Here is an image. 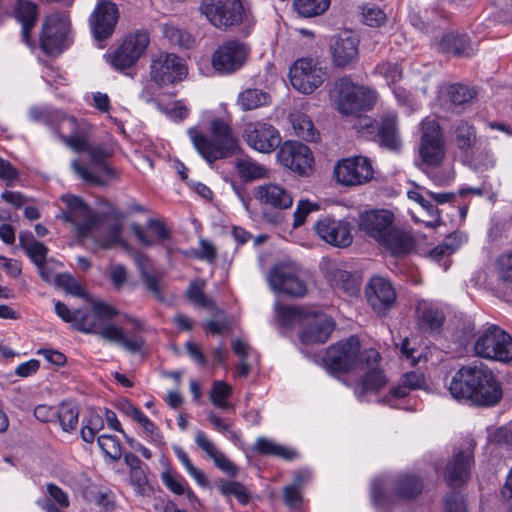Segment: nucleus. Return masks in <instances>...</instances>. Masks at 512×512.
<instances>
[{"instance_id": "nucleus-1", "label": "nucleus", "mask_w": 512, "mask_h": 512, "mask_svg": "<svg viewBox=\"0 0 512 512\" xmlns=\"http://www.w3.org/2000/svg\"><path fill=\"white\" fill-rule=\"evenodd\" d=\"M200 11L212 26L221 31L238 29L247 37L256 25V18L246 0H202Z\"/></svg>"}, {"instance_id": "nucleus-2", "label": "nucleus", "mask_w": 512, "mask_h": 512, "mask_svg": "<svg viewBox=\"0 0 512 512\" xmlns=\"http://www.w3.org/2000/svg\"><path fill=\"white\" fill-rule=\"evenodd\" d=\"M194 148L208 163L228 158L240 150V141L230 124L221 118L210 122V137L190 128L187 131Z\"/></svg>"}, {"instance_id": "nucleus-3", "label": "nucleus", "mask_w": 512, "mask_h": 512, "mask_svg": "<svg viewBox=\"0 0 512 512\" xmlns=\"http://www.w3.org/2000/svg\"><path fill=\"white\" fill-rule=\"evenodd\" d=\"M75 152H85L89 157V166H85L75 159L71 162L74 173L83 181L106 186L119 179L118 171L109 164L108 159L113 155V148L105 143L91 144L90 138L80 144Z\"/></svg>"}, {"instance_id": "nucleus-4", "label": "nucleus", "mask_w": 512, "mask_h": 512, "mask_svg": "<svg viewBox=\"0 0 512 512\" xmlns=\"http://www.w3.org/2000/svg\"><path fill=\"white\" fill-rule=\"evenodd\" d=\"M474 351L481 358L510 362L512 337L497 325L491 324L477 332Z\"/></svg>"}, {"instance_id": "nucleus-5", "label": "nucleus", "mask_w": 512, "mask_h": 512, "mask_svg": "<svg viewBox=\"0 0 512 512\" xmlns=\"http://www.w3.org/2000/svg\"><path fill=\"white\" fill-rule=\"evenodd\" d=\"M340 113L354 115L371 108L373 94L364 87H359L348 76L337 79L331 91Z\"/></svg>"}, {"instance_id": "nucleus-6", "label": "nucleus", "mask_w": 512, "mask_h": 512, "mask_svg": "<svg viewBox=\"0 0 512 512\" xmlns=\"http://www.w3.org/2000/svg\"><path fill=\"white\" fill-rule=\"evenodd\" d=\"M70 20L66 12L48 15L42 25L40 47L50 56L59 55L70 45Z\"/></svg>"}, {"instance_id": "nucleus-7", "label": "nucleus", "mask_w": 512, "mask_h": 512, "mask_svg": "<svg viewBox=\"0 0 512 512\" xmlns=\"http://www.w3.org/2000/svg\"><path fill=\"white\" fill-rule=\"evenodd\" d=\"M363 127L371 135L372 140L381 148L398 152L402 148V138L399 130L398 116L395 111H384L373 121L364 123Z\"/></svg>"}, {"instance_id": "nucleus-8", "label": "nucleus", "mask_w": 512, "mask_h": 512, "mask_svg": "<svg viewBox=\"0 0 512 512\" xmlns=\"http://www.w3.org/2000/svg\"><path fill=\"white\" fill-rule=\"evenodd\" d=\"M421 138L419 153L421 165L436 167L445 156V141L441 127L435 119L426 118L420 124Z\"/></svg>"}, {"instance_id": "nucleus-9", "label": "nucleus", "mask_w": 512, "mask_h": 512, "mask_svg": "<svg viewBox=\"0 0 512 512\" xmlns=\"http://www.w3.org/2000/svg\"><path fill=\"white\" fill-rule=\"evenodd\" d=\"M363 361L364 353H360V340L356 336L330 346L324 357L327 369L332 372H347L359 368Z\"/></svg>"}, {"instance_id": "nucleus-10", "label": "nucleus", "mask_w": 512, "mask_h": 512, "mask_svg": "<svg viewBox=\"0 0 512 512\" xmlns=\"http://www.w3.org/2000/svg\"><path fill=\"white\" fill-rule=\"evenodd\" d=\"M61 201L66 205L61 218L75 227L79 238L88 237L98 227V215L80 197L63 195Z\"/></svg>"}, {"instance_id": "nucleus-11", "label": "nucleus", "mask_w": 512, "mask_h": 512, "mask_svg": "<svg viewBox=\"0 0 512 512\" xmlns=\"http://www.w3.org/2000/svg\"><path fill=\"white\" fill-rule=\"evenodd\" d=\"M149 75L151 81L161 87L182 81L187 75V68L176 54L159 52L151 59Z\"/></svg>"}, {"instance_id": "nucleus-12", "label": "nucleus", "mask_w": 512, "mask_h": 512, "mask_svg": "<svg viewBox=\"0 0 512 512\" xmlns=\"http://www.w3.org/2000/svg\"><path fill=\"white\" fill-rule=\"evenodd\" d=\"M250 53L247 43L236 39L224 41L212 55V66L221 74H232L240 70Z\"/></svg>"}, {"instance_id": "nucleus-13", "label": "nucleus", "mask_w": 512, "mask_h": 512, "mask_svg": "<svg viewBox=\"0 0 512 512\" xmlns=\"http://www.w3.org/2000/svg\"><path fill=\"white\" fill-rule=\"evenodd\" d=\"M380 359V354L374 349L364 352V361L361 362L359 368L365 373L354 390L356 397L361 402L367 400L368 394L379 392L387 384L384 371L378 367Z\"/></svg>"}, {"instance_id": "nucleus-14", "label": "nucleus", "mask_w": 512, "mask_h": 512, "mask_svg": "<svg viewBox=\"0 0 512 512\" xmlns=\"http://www.w3.org/2000/svg\"><path fill=\"white\" fill-rule=\"evenodd\" d=\"M472 366V389L474 404L478 406H493L502 398V389L492 370L480 363Z\"/></svg>"}, {"instance_id": "nucleus-15", "label": "nucleus", "mask_w": 512, "mask_h": 512, "mask_svg": "<svg viewBox=\"0 0 512 512\" xmlns=\"http://www.w3.org/2000/svg\"><path fill=\"white\" fill-rule=\"evenodd\" d=\"M326 71L313 59H298L289 69V78L293 88L303 94H311L325 79Z\"/></svg>"}, {"instance_id": "nucleus-16", "label": "nucleus", "mask_w": 512, "mask_h": 512, "mask_svg": "<svg viewBox=\"0 0 512 512\" xmlns=\"http://www.w3.org/2000/svg\"><path fill=\"white\" fill-rule=\"evenodd\" d=\"M270 288L278 294L291 297H303L307 293V287L300 279L294 266L280 263L273 266L267 277Z\"/></svg>"}, {"instance_id": "nucleus-17", "label": "nucleus", "mask_w": 512, "mask_h": 512, "mask_svg": "<svg viewBox=\"0 0 512 512\" xmlns=\"http://www.w3.org/2000/svg\"><path fill=\"white\" fill-rule=\"evenodd\" d=\"M149 42V35L146 31H137L126 36L122 44L111 56V65L119 71L132 67L143 55Z\"/></svg>"}, {"instance_id": "nucleus-18", "label": "nucleus", "mask_w": 512, "mask_h": 512, "mask_svg": "<svg viewBox=\"0 0 512 512\" xmlns=\"http://www.w3.org/2000/svg\"><path fill=\"white\" fill-rule=\"evenodd\" d=\"M243 138L249 147L260 153H271L281 142L278 130L273 125L261 121L245 124Z\"/></svg>"}, {"instance_id": "nucleus-19", "label": "nucleus", "mask_w": 512, "mask_h": 512, "mask_svg": "<svg viewBox=\"0 0 512 512\" xmlns=\"http://www.w3.org/2000/svg\"><path fill=\"white\" fill-rule=\"evenodd\" d=\"M334 173L336 180L343 185H361L372 179L373 167L367 157L356 156L338 162Z\"/></svg>"}, {"instance_id": "nucleus-20", "label": "nucleus", "mask_w": 512, "mask_h": 512, "mask_svg": "<svg viewBox=\"0 0 512 512\" xmlns=\"http://www.w3.org/2000/svg\"><path fill=\"white\" fill-rule=\"evenodd\" d=\"M359 38L357 35L344 31L332 37L330 54L332 63L337 68H353L359 60Z\"/></svg>"}, {"instance_id": "nucleus-21", "label": "nucleus", "mask_w": 512, "mask_h": 512, "mask_svg": "<svg viewBox=\"0 0 512 512\" xmlns=\"http://www.w3.org/2000/svg\"><path fill=\"white\" fill-rule=\"evenodd\" d=\"M277 158L281 165L299 175L307 174L314 161L310 148L299 141L284 142Z\"/></svg>"}, {"instance_id": "nucleus-22", "label": "nucleus", "mask_w": 512, "mask_h": 512, "mask_svg": "<svg viewBox=\"0 0 512 512\" xmlns=\"http://www.w3.org/2000/svg\"><path fill=\"white\" fill-rule=\"evenodd\" d=\"M365 296L372 310L381 316L394 306L396 291L392 283L381 276H373L365 288Z\"/></svg>"}, {"instance_id": "nucleus-23", "label": "nucleus", "mask_w": 512, "mask_h": 512, "mask_svg": "<svg viewBox=\"0 0 512 512\" xmlns=\"http://www.w3.org/2000/svg\"><path fill=\"white\" fill-rule=\"evenodd\" d=\"M52 131L61 141L73 151L90 138L91 126L85 121H78L73 116H67L61 111V116L54 121Z\"/></svg>"}, {"instance_id": "nucleus-24", "label": "nucleus", "mask_w": 512, "mask_h": 512, "mask_svg": "<svg viewBox=\"0 0 512 512\" xmlns=\"http://www.w3.org/2000/svg\"><path fill=\"white\" fill-rule=\"evenodd\" d=\"M314 230L323 241L335 247L345 248L353 241L351 225L344 220L326 216L315 223Z\"/></svg>"}, {"instance_id": "nucleus-25", "label": "nucleus", "mask_w": 512, "mask_h": 512, "mask_svg": "<svg viewBox=\"0 0 512 512\" xmlns=\"http://www.w3.org/2000/svg\"><path fill=\"white\" fill-rule=\"evenodd\" d=\"M474 461V446L469 443L465 449L454 453L452 459L446 464L444 478L453 488L464 484L470 477L471 466Z\"/></svg>"}, {"instance_id": "nucleus-26", "label": "nucleus", "mask_w": 512, "mask_h": 512, "mask_svg": "<svg viewBox=\"0 0 512 512\" xmlns=\"http://www.w3.org/2000/svg\"><path fill=\"white\" fill-rule=\"evenodd\" d=\"M334 327L335 322L332 317L322 312H310L306 316L300 340L303 344L325 343Z\"/></svg>"}, {"instance_id": "nucleus-27", "label": "nucleus", "mask_w": 512, "mask_h": 512, "mask_svg": "<svg viewBox=\"0 0 512 512\" xmlns=\"http://www.w3.org/2000/svg\"><path fill=\"white\" fill-rule=\"evenodd\" d=\"M118 19L117 6L110 1H101L90 17L93 36L98 41L109 38L114 32Z\"/></svg>"}, {"instance_id": "nucleus-28", "label": "nucleus", "mask_w": 512, "mask_h": 512, "mask_svg": "<svg viewBox=\"0 0 512 512\" xmlns=\"http://www.w3.org/2000/svg\"><path fill=\"white\" fill-rule=\"evenodd\" d=\"M394 215L388 210L367 211L359 217V228L377 242L384 239V235L393 226Z\"/></svg>"}, {"instance_id": "nucleus-29", "label": "nucleus", "mask_w": 512, "mask_h": 512, "mask_svg": "<svg viewBox=\"0 0 512 512\" xmlns=\"http://www.w3.org/2000/svg\"><path fill=\"white\" fill-rule=\"evenodd\" d=\"M255 198L260 204L269 206L275 210L290 209L294 201L292 193L289 190L274 183H267L256 187Z\"/></svg>"}, {"instance_id": "nucleus-30", "label": "nucleus", "mask_w": 512, "mask_h": 512, "mask_svg": "<svg viewBox=\"0 0 512 512\" xmlns=\"http://www.w3.org/2000/svg\"><path fill=\"white\" fill-rule=\"evenodd\" d=\"M445 320L443 312L433 303L426 300L419 301L416 306V323L423 332L438 331Z\"/></svg>"}, {"instance_id": "nucleus-31", "label": "nucleus", "mask_w": 512, "mask_h": 512, "mask_svg": "<svg viewBox=\"0 0 512 512\" xmlns=\"http://www.w3.org/2000/svg\"><path fill=\"white\" fill-rule=\"evenodd\" d=\"M472 366H462L455 374L449 383L448 389L451 396L457 400H465L474 404V393L472 389Z\"/></svg>"}, {"instance_id": "nucleus-32", "label": "nucleus", "mask_w": 512, "mask_h": 512, "mask_svg": "<svg viewBox=\"0 0 512 512\" xmlns=\"http://www.w3.org/2000/svg\"><path fill=\"white\" fill-rule=\"evenodd\" d=\"M14 16L21 24L22 40L31 45L30 32L34 28L38 17V6L29 0H17L14 7Z\"/></svg>"}, {"instance_id": "nucleus-33", "label": "nucleus", "mask_w": 512, "mask_h": 512, "mask_svg": "<svg viewBox=\"0 0 512 512\" xmlns=\"http://www.w3.org/2000/svg\"><path fill=\"white\" fill-rule=\"evenodd\" d=\"M195 444L213 460L217 468L231 476L237 474L235 465L216 448L204 431L198 430L196 432Z\"/></svg>"}, {"instance_id": "nucleus-34", "label": "nucleus", "mask_w": 512, "mask_h": 512, "mask_svg": "<svg viewBox=\"0 0 512 512\" xmlns=\"http://www.w3.org/2000/svg\"><path fill=\"white\" fill-rule=\"evenodd\" d=\"M378 243L395 256L405 255L414 248L412 236L408 232L396 228L394 225L384 235V239Z\"/></svg>"}, {"instance_id": "nucleus-35", "label": "nucleus", "mask_w": 512, "mask_h": 512, "mask_svg": "<svg viewBox=\"0 0 512 512\" xmlns=\"http://www.w3.org/2000/svg\"><path fill=\"white\" fill-rule=\"evenodd\" d=\"M424 382L425 379L422 373L416 371L408 372L402 376L400 384L391 388L390 393L383 397L380 402L396 407L394 404L395 399L406 397L411 390L421 388Z\"/></svg>"}, {"instance_id": "nucleus-36", "label": "nucleus", "mask_w": 512, "mask_h": 512, "mask_svg": "<svg viewBox=\"0 0 512 512\" xmlns=\"http://www.w3.org/2000/svg\"><path fill=\"white\" fill-rule=\"evenodd\" d=\"M77 331L86 334H96L106 341L118 344H121L124 337L123 329L115 324L104 325L96 321H86L85 319L78 323Z\"/></svg>"}, {"instance_id": "nucleus-37", "label": "nucleus", "mask_w": 512, "mask_h": 512, "mask_svg": "<svg viewBox=\"0 0 512 512\" xmlns=\"http://www.w3.org/2000/svg\"><path fill=\"white\" fill-rule=\"evenodd\" d=\"M438 49L443 53L469 57L473 55L470 39L465 34L454 32L445 33L438 43Z\"/></svg>"}, {"instance_id": "nucleus-38", "label": "nucleus", "mask_w": 512, "mask_h": 512, "mask_svg": "<svg viewBox=\"0 0 512 512\" xmlns=\"http://www.w3.org/2000/svg\"><path fill=\"white\" fill-rule=\"evenodd\" d=\"M254 450L262 455H271L293 461L299 457V453L291 447L275 443L271 439L259 437L254 445Z\"/></svg>"}, {"instance_id": "nucleus-39", "label": "nucleus", "mask_w": 512, "mask_h": 512, "mask_svg": "<svg viewBox=\"0 0 512 512\" xmlns=\"http://www.w3.org/2000/svg\"><path fill=\"white\" fill-rule=\"evenodd\" d=\"M289 120L295 135L299 138L308 142H313L318 139L319 132L307 114L296 111L289 115Z\"/></svg>"}, {"instance_id": "nucleus-40", "label": "nucleus", "mask_w": 512, "mask_h": 512, "mask_svg": "<svg viewBox=\"0 0 512 512\" xmlns=\"http://www.w3.org/2000/svg\"><path fill=\"white\" fill-rule=\"evenodd\" d=\"M453 134L456 147L465 155L476 144V129L472 124L466 121L458 122L454 126Z\"/></svg>"}, {"instance_id": "nucleus-41", "label": "nucleus", "mask_w": 512, "mask_h": 512, "mask_svg": "<svg viewBox=\"0 0 512 512\" xmlns=\"http://www.w3.org/2000/svg\"><path fill=\"white\" fill-rule=\"evenodd\" d=\"M394 485L397 496L406 500L416 498L423 489L422 481L415 475H399Z\"/></svg>"}, {"instance_id": "nucleus-42", "label": "nucleus", "mask_w": 512, "mask_h": 512, "mask_svg": "<svg viewBox=\"0 0 512 512\" xmlns=\"http://www.w3.org/2000/svg\"><path fill=\"white\" fill-rule=\"evenodd\" d=\"M20 246L36 266L46 261L48 248L36 241L31 232H21L19 235Z\"/></svg>"}, {"instance_id": "nucleus-43", "label": "nucleus", "mask_w": 512, "mask_h": 512, "mask_svg": "<svg viewBox=\"0 0 512 512\" xmlns=\"http://www.w3.org/2000/svg\"><path fill=\"white\" fill-rule=\"evenodd\" d=\"M468 162L470 167L475 171L484 172L495 167L496 157L490 147L480 144L476 150L471 153Z\"/></svg>"}, {"instance_id": "nucleus-44", "label": "nucleus", "mask_w": 512, "mask_h": 512, "mask_svg": "<svg viewBox=\"0 0 512 512\" xmlns=\"http://www.w3.org/2000/svg\"><path fill=\"white\" fill-rule=\"evenodd\" d=\"M123 225L120 221H115L107 230L94 238V242L98 248L111 249L124 244L122 238Z\"/></svg>"}, {"instance_id": "nucleus-45", "label": "nucleus", "mask_w": 512, "mask_h": 512, "mask_svg": "<svg viewBox=\"0 0 512 512\" xmlns=\"http://www.w3.org/2000/svg\"><path fill=\"white\" fill-rule=\"evenodd\" d=\"M235 166L240 178L245 182L259 180L267 176V169L251 158L239 159Z\"/></svg>"}, {"instance_id": "nucleus-46", "label": "nucleus", "mask_w": 512, "mask_h": 512, "mask_svg": "<svg viewBox=\"0 0 512 512\" xmlns=\"http://www.w3.org/2000/svg\"><path fill=\"white\" fill-rule=\"evenodd\" d=\"M330 6V0H293V7L303 18H312L324 14Z\"/></svg>"}, {"instance_id": "nucleus-47", "label": "nucleus", "mask_w": 512, "mask_h": 512, "mask_svg": "<svg viewBox=\"0 0 512 512\" xmlns=\"http://www.w3.org/2000/svg\"><path fill=\"white\" fill-rule=\"evenodd\" d=\"M270 95L260 89H246L238 96V104L244 111L254 110L268 104Z\"/></svg>"}, {"instance_id": "nucleus-48", "label": "nucleus", "mask_w": 512, "mask_h": 512, "mask_svg": "<svg viewBox=\"0 0 512 512\" xmlns=\"http://www.w3.org/2000/svg\"><path fill=\"white\" fill-rule=\"evenodd\" d=\"M446 93L451 103L457 106L465 105L477 96V91L474 88L461 83L449 85Z\"/></svg>"}, {"instance_id": "nucleus-49", "label": "nucleus", "mask_w": 512, "mask_h": 512, "mask_svg": "<svg viewBox=\"0 0 512 512\" xmlns=\"http://www.w3.org/2000/svg\"><path fill=\"white\" fill-rule=\"evenodd\" d=\"M204 286V281H193L189 284L185 295L191 303L198 307L214 309L215 302L205 295L203 292Z\"/></svg>"}, {"instance_id": "nucleus-50", "label": "nucleus", "mask_w": 512, "mask_h": 512, "mask_svg": "<svg viewBox=\"0 0 512 512\" xmlns=\"http://www.w3.org/2000/svg\"><path fill=\"white\" fill-rule=\"evenodd\" d=\"M232 394V387L226 382L216 380L212 384L210 400L218 408L228 410L232 408L227 398Z\"/></svg>"}, {"instance_id": "nucleus-51", "label": "nucleus", "mask_w": 512, "mask_h": 512, "mask_svg": "<svg viewBox=\"0 0 512 512\" xmlns=\"http://www.w3.org/2000/svg\"><path fill=\"white\" fill-rule=\"evenodd\" d=\"M309 313L304 308L295 306H279L277 308L278 320L283 326H291L297 321L304 324Z\"/></svg>"}, {"instance_id": "nucleus-52", "label": "nucleus", "mask_w": 512, "mask_h": 512, "mask_svg": "<svg viewBox=\"0 0 512 512\" xmlns=\"http://www.w3.org/2000/svg\"><path fill=\"white\" fill-rule=\"evenodd\" d=\"M173 451L177 459L182 463L186 472L202 487L208 485V480L204 472L196 468L190 460L188 454L180 446H174Z\"/></svg>"}, {"instance_id": "nucleus-53", "label": "nucleus", "mask_w": 512, "mask_h": 512, "mask_svg": "<svg viewBox=\"0 0 512 512\" xmlns=\"http://www.w3.org/2000/svg\"><path fill=\"white\" fill-rule=\"evenodd\" d=\"M62 429L66 432L75 430L78 424L79 411L76 405L63 403L57 413Z\"/></svg>"}, {"instance_id": "nucleus-54", "label": "nucleus", "mask_w": 512, "mask_h": 512, "mask_svg": "<svg viewBox=\"0 0 512 512\" xmlns=\"http://www.w3.org/2000/svg\"><path fill=\"white\" fill-rule=\"evenodd\" d=\"M331 284L348 295H354L358 291V287L353 275L342 269H335L330 277Z\"/></svg>"}, {"instance_id": "nucleus-55", "label": "nucleus", "mask_w": 512, "mask_h": 512, "mask_svg": "<svg viewBox=\"0 0 512 512\" xmlns=\"http://www.w3.org/2000/svg\"><path fill=\"white\" fill-rule=\"evenodd\" d=\"M407 195H408L409 199L418 202L420 204V206L431 217V220L425 221V224L427 227L434 228L441 224L442 220L439 215V210L433 203H431L429 200L425 199L423 197V195L416 190L408 191Z\"/></svg>"}, {"instance_id": "nucleus-56", "label": "nucleus", "mask_w": 512, "mask_h": 512, "mask_svg": "<svg viewBox=\"0 0 512 512\" xmlns=\"http://www.w3.org/2000/svg\"><path fill=\"white\" fill-rule=\"evenodd\" d=\"M55 313L58 317H60L64 322L73 323V327L77 330V325L82 320L90 321V316L88 313L83 312L81 309H77L75 311H71L66 304L61 301H57L55 303Z\"/></svg>"}, {"instance_id": "nucleus-57", "label": "nucleus", "mask_w": 512, "mask_h": 512, "mask_svg": "<svg viewBox=\"0 0 512 512\" xmlns=\"http://www.w3.org/2000/svg\"><path fill=\"white\" fill-rule=\"evenodd\" d=\"M374 73L383 77L388 85H394L402 78V68L399 64L389 61L377 64Z\"/></svg>"}, {"instance_id": "nucleus-58", "label": "nucleus", "mask_w": 512, "mask_h": 512, "mask_svg": "<svg viewBox=\"0 0 512 512\" xmlns=\"http://www.w3.org/2000/svg\"><path fill=\"white\" fill-rule=\"evenodd\" d=\"M55 285L62 288L66 293L79 298H86L87 294L82 285L69 274H59L55 278Z\"/></svg>"}, {"instance_id": "nucleus-59", "label": "nucleus", "mask_w": 512, "mask_h": 512, "mask_svg": "<svg viewBox=\"0 0 512 512\" xmlns=\"http://www.w3.org/2000/svg\"><path fill=\"white\" fill-rule=\"evenodd\" d=\"M364 24L370 27H380L386 21L385 12L375 4H365L361 8Z\"/></svg>"}, {"instance_id": "nucleus-60", "label": "nucleus", "mask_w": 512, "mask_h": 512, "mask_svg": "<svg viewBox=\"0 0 512 512\" xmlns=\"http://www.w3.org/2000/svg\"><path fill=\"white\" fill-rule=\"evenodd\" d=\"M97 441L105 455L115 461L121 458V444L116 436L103 434L98 437Z\"/></svg>"}, {"instance_id": "nucleus-61", "label": "nucleus", "mask_w": 512, "mask_h": 512, "mask_svg": "<svg viewBox=\"0 0 512 512\" xmlns=\"http://www.w3.org/2000/svg\"><path fill=\"white\" fill-rule=\"evenodd\" d=\"M92 313L94 317L92 321L99 324L110 321L118 315V311L113 306L99 300L92 302Z\"/></svg>"}, {"instance_id": "nucleus-62", "label": "nucleus", "mask_w": 512, "mask_h": 512, "mask_svg": "<svg viewBox=\"0 0 512 512\" xmlns=\"http://www.w3.org/2000/svg\"><path fill=\"white\" fill-rule=\"evenodd\" d=\"M220 492L225 496H234L241 504L245 505L249 501V494L245 487L235 481H225L220 487Z\"/></svg>"}, {"instance_id": "nucleus-63", "label": "nucleus", "mask_w": 512, "mask_h": 512, "mask_svg": "<svg viewBox=\"0 0 512 512\" xmlns=\"http://www.w3.org/2000/svg\"><path fill=\"white\" fill-rule=\"evenodd\" d=\"M456 247H453L448 242L438 244L432 250H430L428 256L433 261L443 265L444 269L449 268V257L454 253Z\"/></svg>"}, {"instance_id": "nucleus-64", "label": "nucleus", "mask_w": 512, "mask_h": 512, "mask_svg": "<svg viewBox=\"0 0 512 512\" xmlns=\"http://www.w3.org/2000/svg\"><path fill=\"white\" fill-rule=\"evenodd\" d=\"M319 209V205L317 203L311 202L309 200H300L297 203L296 209L293 213V227L298 228L302 226L306 220V217L314 211Z\"/></svg>"}]
</instances>
